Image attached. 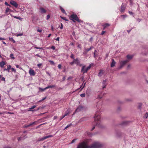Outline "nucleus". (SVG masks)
<instances>
[{
  "label": "nucleus",
  "instance_id": "obj_1",
  "mask_svg": "<svg viewBox=\"0 0 148 148\" xmlns=\"http://www.w3.org/2000/svg\"><path fill=\"white\" fill-rule=\"evenodd\" d=\"M102 146V145L98 142H95L91 146H88L86 142L83 141L79 143L77 148H100Z\"/></svg>",
  "mask_w": 148,
  "mask_h": 148
},
{
  "label": "nucleus",
  "instance_id": "obj_3",
  "mask_svg": "<svg viewBox=\"0 0 148 148\" xmlns=\"http://www.w3.org/2000/svg\"><path fill=\"white\" fill-rule=\"evenodd\" d=\"M98 113V112H96L94 116L95 123L96 125H99L100 123V116Z\"/></svg>",
  "mask_w": 148,
  "mask_h": 148
},
{
  "label": "nucleus",
  "instance_id": "obj_55",
  "mask_svg": "<svg viewBox=\"0 0 148 148\" xmlns=\"http://www.w3.org/2000/svg\"><path fill=\"white\" fill-rule=\"evenodd\" d=\"M35 56H37L38 57H40V58H41V56L38 54H36V55H35Z\"/></svg>",
  "mask_w": 148,
  "mask_h": 148
},
{
  "label": "nucleus",
  "instance_id": "obj_9",
  "mask_svg": "<svg viewBox=\"0 0 148 148\" xmlns=\"http://www.w3.org/2000/svg\"><path fill=\"white\" fill-rule=\"evenodd\" d=\"M29 73L32 76H34L35 74L34 71L31 68L29 69Z\"/></svg>",
  "mask_w": 148,
  "mask_h": 148
},
{
  "label": "nucleus",
  "instance_id": "obj_21",
  "mask_svg": "<svg viewBox=\"0 0 148 148\" xmlns=\"http://www.w3.org/2000/svg\"><path fill=\"white\" fill-rule=\"evenodd\" d=\"M126 57L128 59H131L133 58V56L132 55H127Z\"/></svg>",
  "mask_w": 148,
  "mask_h": 148
},
{
  "label": "nucleus",
  "instance_id": "obj_12",
  "mask_svg": "<svg viewBox=\"0 0 148 148\" xmlns=\"http://www.w3.org/2000/svg\"><path fill=\"white\" fill-rule=\"evenodd\" d=\"M53 136V135H50L47 136H44L41 139V140H43L45 139H47V138H48L50 137H52Z\"/></svg>",
  "mask_w": 148,
  "mask_h": 148
},
{
  "label": "nucleus",
  "instance_id": "obj_60",
  "mask_svg": "<svg viewBox=\"0 0 148 148\" xmlns=\"http://www.w3.org/2000/svg\"><path fill=\"white\" fill-rule=\"evenodd\" d=\"M96 52V50H95V51H94V57L95 58V52Z\"/></svg>",
  "mask_w": 148,
  "mask_h": 148
},
{
  "label": "nucleus",
  "instance_id": "obj_4",
  "mask_svg": "<svg viewBox=\"0 0 148 148\" xmlns=\"http://www.w3.org/2000/svg\"><path fill=\"white\" fill-rule=\"evenodd\" d=\"M91 66L90 64L86 68H85V66H83L81 70V72L83 74H84L86 73H87L88 71L91 68Z\"/></svg>",
  "mask_w": 148,
  "mask_h": 148
},
{
  "label": "nucleus",
  "instance_id": "obj_31",
  "mask_svg": "<svg viewBox=\"0 0 148 148\" xmlns=\"http://www.w3.org/2000/svg\"><path fill=\"white\" fill-rule=\"evenodd\" d=\"M121 17H122L123 19H124L125 18L127 17V16L126 15H123L121 16Z\"/></svg>",
  "mask_w": 148,
  "mask_h": 148
},
{
  "label": "nucleus",
  "instance_id": "obj_56",
  "mask_svg": "<svg viewBox=\"0 0 148 148\" xmlns=\"http://www.w3.org/2000/svg\"><path fill=\"white\" fill-rule=\"evenodd\" d=\"M61 26L60 27V29H62L63 28V25L62 23L61 24Z\"/></svg>",
  "mask_w": 148,
  "mask_h": 148
},
{
  "label": "nucleus",
  "instance_id": "obj_39",
  "mask_svg": "<svg viewBox=\"0 0 148 148\" xmlns=\"http://www.w3.org/2000/svg\"><path fill=\"white\" fill-rule=\"evenodd\" d=\"M42 65V64H37V66L39 68H40V66Z\"/></svg>",
  "mask_w": 148,
  "mask_h": 148
},
{
  "label": "nucleus",
  "instance_id": "obj_15",
  "mask_svg": "<svg viewBox=\"0 0 148 148\" xmlns=\"http://www.w3.org/2000/svg\"><path fill=\"white\" fill-rule=\"evenodd\" d=\"M125 9V7L123 5V4L121 6V8L120 10V11L121 12H123L124 11V10Z\"/></svg>",
  "mask_w": 148,
  "mask_h": 148
},
{
  "label": "nucleus",
  "instance_id": "obj_59",
  "mask_svg": "<svg viewBox=\"0 0 148 148\" xmlns=\"http://www.w3.org/2000/svg\"><path fill=\"white\" fill-rule=\"evenodd\" d=\"M1 80H3V81H5V78L4 77H3L1 79Z\"/></svg>",
  "mask_w": 148,
  "mask_h": 148
},
{
  "label": "nucleus",
  "instance_id": "obj_6",
  "mask_svg": "<svg viewBox=\"0 0 148 148\" xmlns=\"http://www.w3.org/2000/svg\"><path fill=\"white\" fill-rule=\"evenodd\" d=\"M73 61L74 62V64H76L77 65H79L80 66H82V64H80V61L77 58L75 59H74Z\"/></svg>",
  "mask_w": 148,
  "mask_h": 148
},
{
  "label": "nucleus",
  "instance_id": "obj_5",
  "mask_svg": "<svg viewBox=\"0 0 148 148\" xmlns=\"http://www.w3.org/2000/svg\"><path fill=\"white\" fill-rule=\"evenodd\" d=\"M128 62L129 60H128L120 61V65L119 68V69H121L126 64V63Z\"/></svg>",
  "mask_w": 148,
  "mask_h": 148
},
{
  "label": "nucleus",
  "instance_id": "obj_50",
  "mask_svg": "<svg viewBox=\"0 0 148 148\" xmlns=\"http://www.w3.org/2000/svg\"><path fill=\"white\" fill-rule=\"evenodd\" d=\"M5 4L7 6L9 5V4L6 1L5 2Z\"/></svg>",
  "mask_w": 148,
  "mask_h": 148
},
{
  "label": "nucleus",
  "instance_id": "obj_8",
  "mask_svg": "<svg viewBox=\"0 0 148 148\" xmlns=\"http://www.w3.org/2000/svg\"><path fill=\"white\" fill-rule=\"evenodd\" d=\"M94 48L93 47L91 46L90 48L88 49H85L84 51L83 54L84 55H86L88 53V52L91 50L92 49Z\"/></svg>",
  "mask_w": 148,
  "mask_h": 148
},
{
  "label": "nucleus",
  "instance_id": "obj_32",
  "mask_svg": "<svg viewBox=\"0 0 148 148\" xmlns=\"http://www.w3.org/2000/svg\"><path fill=\"white\" fill-rule=\"evenodd\" d=\"M148 117V113L147 112L145 113V114L144 116V117L146 119V118H147Z\"/></svg>",
  "mask_w": 148,
  "mask_h": 148
},
{
  "label": "nucleus",
  "instance_id": "obj_36",
  "mask_svg": "<svg viewBox=\"0 0 148 148\" xmlns=\"http://www.w3.org/2000/svg\"><path fill=\"white\" fill-rule=\"evenodd\" d=\"M70 58H71L73 59L74 58V55L73 54H71V56H70Z\"/></svg>",
  "mask_w": 148,
  "mask_h": 148
},
{
  "label": "nucleus",
  "instance_id": "obj_17",
  "mask_svg": "<svg viewBox=\"0 0 148 148\" xmlns=\"http://www.w3.org/2000/svg\"><path fill=\"white\" fill-rule=\"evenodd\" d=\"M5 64V63L4 61H2L0 62V66L1 68H3Z\"/></svg>",
  "mask_w": 148,
  "mask_h": 148
},
{
  "label": "nucleus",
  "instance_id": "obj_46",
  "mask_svg": "<svg viewBox=\"0 0 148 148\" xmlns=\"http://www.w3.org/2000/svg\"><path fill=\"white\" fill-rule=\"evenodd\" d=\"M46 98H47L46 97H45L44 98H43L42 100L40 101H39L41 102V101H42L45 100V99H46Z\"/></svg>",
  "mask_w": 148,
  "mask_h": 148
},
{
  "label": "nucleus",
  "instance_id": "obj_23",
  "mask_svg": "<svg viewBox=\"0 0 148 148\" xmlns=\"http://www.w3.org/2000/svg\"><path fill=\"white\" fill-rule=\"evenodd\" d=\"M36 122H34L32 123H31L30 124H29V125H26L25 126V127H29L30 126L34 124H35V123H36Z\"/></svg>",
  "mask_w": 148,
  "mask_h": 148
},
{
  "label": "nucleus",
  "instance_id": "obj_28",
  "mask_svg": "<svg viewBox=\"0 0 148 148\" xmlns=\"http://www.w3.org/2000/svg\"><path fill=\"white\" fill-rule=\"evenodd\" d=\"M46 89V88H39V89L41 91H45V90H46V89Z\"/></svg>",
  "mask_w": 148,
  "mask_h": 148
},
{
  "label": "nucleus",
  "instance_id": "obj_22",
  "mask_svg": "<svg viewBox=\"0 0 148 148\" xmlns=\"http://www.w3.org/2000/svg\"><path fill=\"white\" fill-rule=\"evenodd\" d=\"M60 8L62 12L64 14H66V13L64 10L63 8H62L61 6H60Z\"/></svg>",
  "mask_w": 148,
  "mask_h": 148
},
{
  "label": "nucleus",
  "instance_id": "obj_54",
  "mask_svg": "<svg viewBox=\"0 0 148 148\" xmlns=\"http://www.w3.org/2000/svg\"><path fill=\"white\" fill-rule=\"evenodd\" d=\"M71 125H72L71 124H69V125H68L66 126L68 128V127H70V126H71Z\"/></svg>",
  "mask_w": 148,
  "mask_h": 148
},
{
  "label": "nucleus",
  "instance_id": "obj_27",
  "mask_svg": "<svg viewBox=\"0 0 148 148\" xmlns=\"http://www.w3.org/2000/svg\"><path fill=\"white\" fill-rule=\"evenodd\" d=\"M60 17L61 18L65 20L66 21H69V20L68 19H66L65 17H63L61 16H60Z\"/></svg>",
  "mask_w": 148,
  "mask_h": 148
},
{
  "label": "nucleus",
  "instance_id": "obj_62",
  "mask_svg": "<svg viewBox=\"0 0 148 148\" xmlns=\"http://www.w3.org/2000/svg\"><path fill=\"white\" fill-rule=\"evenodd\" d=\"M5 40V39L4 38L0 37V40Z\"/></svg>",
  "mask_w": 148,
  "mask_h": 148
},
{
  "label": "nucleus",
  "instance_id": "obj_51",
  "mask_svg": "<svg viewBox=\"0 0 148 148\" xmlns=\"http://www.w3.org/2000/svg\"><path fill=\"white\" fill-rule=\"evenodd\" d=\"M105 32H106L105 31H102V32L101 33V34L102 35H103L105 33Z\"/></svg>",
  "mask_w": 148,
  "mask_h": 148
},
{
  "label": "nucleus",
  "instance_id": "obj_34",
  "mask_svg": "<svg viewBox=\"0 0 148 148\" xmlns=\"http://www.w3.org/2000/svg\"><path fill=\"white\" fill-rule=\"evenodd\" d=\"M80 96L81 97H84L85 96V93H83L80 95Z\"/></svg>",
  "mask_w": 148,
  "mask_h": 148
},
{
  "label": "nucleus",
  "instance_id": "obj_45",
  "mask_svg": "<svg viewBox=\"0 0 148 148\" xmlns=\"http://www.w3.org/2000/svg\"><path fill=\"white\" fill-rule=\"evenodd\" d=\"M74 64V62L73 60L72 62L70 63V64L71 65H73Z\"/></svg>",
  "mask_w": 148,
  "mask_h": 148
},
{
  "label": "nucleus",
  "instance_id": "obj_13",
  "mask_svg": "<svg viewBox=\"0 0 148 148\" xmlns=\"http://www.w3.org/2000/svg\"><path fill=\"white\" fill-rule=\"evenodd\" d=\"M13 12V11L9 9L8 7H7L5 10V13L7 14L8 12Z\"/></svg>",
  "mask_w": 148,
  "mask_h": 148
},
{
  "label": "nucleus",
  "instance_id": "obj_44",
  "mask_svg": "<svg viewBox=\"0 0 148 148\" xmlns=\"http://www.w3.org/2000/svg\"><path fill=\"white\" fill-rule=\"evenodd\" d=\"M142 106V104H141V103H140V104H139V105H138V108H139V109H140V108H141V107Z\"/></svg>",
  "mask_w": 148,
  "mask_h": 148
},
{
  "label": "nucleus",
  "instance_id": "obj_40",
  "mask_svg": "<svg viewBox=\"0 0 148 148\" xmlns=\"http://www.w3.org/2000/svg\"><path fill=\"white\" fill-rule=\"evenodd\" d=\"M50 16L49 15H48L47 16V20H48L50 18Z\"/></svg>",
  "mask_w": 148,
  "mask_h": 148
},
{
  "label": "nucleus",
  "instance_id": "obj_63",
  "mask_svg": "<svg viewBox=\"0 0 148 148\" xmlns=\"http://www.w3.org/2000/svg\"><path fill=\"white\" fill-rule=\"evenodd\" d=\"M57 116H55L53 117V119L54 120H55L57 119Z\"/></svg>",
  "mask_w": 148,
  "mask_h": 148
},
{
  "label": "nucleus",
  "instance_id": "obj_49",
  "mask_svg": "<svg viewBox=\"0 0 148 148\" xmlns=\"http://www.w3.org/2000/svg\"><path fill=\"white\" fill-rule=\"evenodd\" d=\"M58 67L59 69H61V65L60 64L58 65Z\"/></svg>",
  "mask_w": 148,
  "mask_h": 148
},
{
  "label": "nucleus",
  "instance_id": "obj_53",
  "mask_svg": "<svg viewBox=\"0 0 148 148\" xmlns=\"http://www.w3.org/2000/svg\"><path fill=\"white\" fill-rule=\"evenodd\" d=\"M22 138L21 137H19V138H18V141L21 140H22L23 139H22Z\"/></svg>",
  "mask_w": 148,
  "mask_h": 148
},
{
  "label": "nucleus",
  "instance_id": "obj_10",
  "mask_svg": "<svg viewBox=\"0 0 148 148\" xmlns=\"http://www.w3.org/2000/svg\"><path fill=\"white\" fill-rule=\"evenodd\" d=\"M102 25L103 27V29L104 30L107 27L110 26V25L108 23H105Z\"/></svg>",
  "mask_w": 148,
  "mask_h": 148
},
{
  "label": "nucleus",
  "instance_id": "obj_64",
  "mask_svg": "<svg viewBox=\"0 0 148 148\" xmlns=\"http://www.w3.org/2000/svg\"><path fill=\"white\" fill-rule=\"evenodd\" d=\"M8 69L7 68V69L5 68L3 69L4 71H8Z\"/></svg>",
  "mask_w": 148,
  "mask_h": 148
},
{
  "label": "nucleus",
  "instance_id": "obj_33",
  "mask_svg": "<svg viewBox=\"0 0 148 148\" xmlns=\"http://www.w3.org/2000/svg\"><path fill=\"white\" fill-rule=\"evenodd\" d=\"M128 123V121H123L122 123V125H126Z\"/></svg>",
  "mask_w": 148,
  "mask_h": 148
},
{
  "label": "nucleus",
  "instance_id": "obj_29",
  "mask_svg": "<svg viewBox=\"0 0 148 148\" xmlns=\"http://www.w3.org/2000/svg\"><path fill=\"white\" fill-rule=\"evenodd\" d=\"M10 57L12 59H14L15 58L14 57V55L13 54H11L10 55Z\"/></svg>",
  "mask_w": 148,
  "mask_h": 148
},
{
  "label": "nucleus",
  "instance_id": "obj_30",
  "mask_svg": "<svg viewBox=\"0 0 148 148\" xmlns=\"http://www.w3.org/2000/svg\"><path fill=\"white\" fill-rule=\"evenodd\" d=\"M9 40L10 41H12L13 43H15V41L13 39V38H9Z\"/></svg>",
  "mask_w": 148,
  "mask_h": 148
},
{
  "label": "nucleus",
  "instance_id": "obj_58",
  "mask_svg": "<svg viewBox=\"0 0 148 148\" xmlns=\"http://www.w3.org/2000/svg\"><path fill=\"white\" fill-rule=\"evenodd\" d=\"M37 31L39 32H41L42 31V30L41 29H38L37 30Z\"/></svg>",
  "mask_w": 148,
  "mask_h": 148
},
{
  "label": "nucleus",
  "instance_id": "obj_25",
  "mask_svg": "<svg viewBox=\"0 0 148 148\" xmlns=\"http://www.w3.org/2000/svg\"><path fill=\"white\" fill-rule=\"evenodd\" d=\"M69 114H70L69 111L68 110H67V111L66 112L64 116V117H65V116H66L67 115H69Z\"/></svg>",
  "mask_w": 148,
  "mask_h": 148
},
{
  "label": "nucleus",
  "instance_id": "obj_7",
  "mask_svg": "<svg viewBox=\"0 0 148 148\" xmlns=\"http://www.w3.org/2000/svg\"><path fill=\"white\" fill-rule=\"evenodd\" d=\"M10 3L12 5L14 6L15 8H17L18 6V4L14 1L11 0L10 2Z\"/></svg>",
  "mask_w": 148,
  "mask_h": 148
},
{
  "label": "nucleus",
  "instance_id": "obj_26",
  "mask_svg": "<svg viewBox=\"0 0 148 148\" xmlns=\"http://www.w3.org/2000/svg\"><path fill=\"white\" fill-rule=\"evenodd\" d=\"M36 107V106L34 105L32 106L31 108H29V109L31 111H33V110H31L35 108Z\"/></svg>",
  "mask_w": 148,
  "mask_h": 148
},
{
  "label": "nucleus",
  "instance_id": "obj_2",
  "mask_svg": "<svg viewBox=\"0 0 148 148\" xmlns=\"http://www.w3.org/2000/svg\"><path fill=\"white\" fill-rule=\"evenodd\" d=\"M69 19L73 22L75 23L77 21L79 23L82 22L81 20L79 19L76 14H73L71 15Z\"/></svg>",
  "mask_w": 148,
  "mask_h": 148
},
{
  "label": "nucleus",
  "instance_id": "obj_42",
  "mask_svg": "<svg viewBox=\"0 0 148 148\" xmlns=\"http://www.w3.org/2000/svg\"><path fill=\"white\" fill-rule=\"evenodd\" d=\"M11 65H9L8 67H7V69H8L9 70V69H10L11 68Z\"/></svg>",
  "mask_w": 148,
  "mask_h": 148
},
{
  "label": "nucleus",
  "instance_id": "obj_57",
  "mask_svg": "<svg viewBox=\"0 0 148 148\" xmlns=\"http://www.w3.org/2000/svg\"><path fill=\"white\" fill-rule=\"evenodd\" d=\"M129 13L131 15L132 14H133V13L132 12L130 11H129Z\"/></svg>",
  "mask_w": 148,
  "mask_h": 148
},
{
  "label": "nucleus",
  "instance_id": "obj_24",
  "mask_svg": "<svg viewBox=\"0 0 148 148\" xmlns=\"http://www.w3.org/2000/svg\"><path fill=\"white\" fill-rule=\"evenodd\" d=\"M103 74V70H101L98 74V76H101Z\"/></svg>",
  "mask_w": 148,
  "mask_h": 148
},
{
  "label": "nucleus",
  "instance_id": "obj_20",
  "mask_svg": "<svg viewBox=\"0 0 148 148\" xmlns=\"http://www.w3.org/2000/svg\"><path fill=\"white\" fill-rule=\"evenodd\" d=\"M112 62L111 64V67H114L115 66V62L113 59L112 60Z\"/></svg>",
  "mask_w": 148,
  "mask_h": 148
},
{
  "label": "nucleus",
  "instance_id": "obj_61",
  "mask_svg": "<svg viewBox=\"0 0 148 148\" xmlns=\"http://www.w3.org/2000/svg\"><path fill=\"white\" fill-rule=\"evenodd\" d=\"M12 71H14V72H16V70L15 69H14V68H12Z\"/></svg>",
  "mask_w": 148,
  "mask_h": 148
},
{
  "label": "nucleus",
  "instance_id": "obj_14",
  "mask_svg": "<svg viewBox=\"0 0 148 148\" xmlns=\"http://www.w3.org/2000/svg\"><path fill=\"white\" fill-rule=\"evenodd\" d=\"M82 108L83 107H82L79 106L75 110L74 113L73 114H75V113L80 111L81 110Z\"/></svg>",
  "mask_w": 148,
  "mask_h": 148
},
{
  "label": "nucleus",
  "instance_id": "obj_52",
  "mask_svg": "<svg viewBox=\"0 0 148 148\" xmlns=\"http://www.w3.org/2000/svg\"><path fill=\"white\" fill-rule=\"evenodd\" d=\"M102 97L101 95H99L98 96V98H99V99H101Z\"/></svg>",
  "mask_w": 148,
  "mask_h": 148
},
{
  "label": "nucleus",
  "instance_id": "obj_19",
  "mask_svg": "<svg viewBox=\"0 0 148 148\" xmlns=\"http://www.w3.org/2000/svg\"><path fill=\"white\" fill-rule=\"evenodd\" d=\"M56 86V85H51L48 86L46 87V89H48L50 88H53L55 87Z\"/></svg>",
  "mask_w": 148,
  "mask_h": 148
},
{
  "label": "nucleus",
  "instance_id": "obj_35",
  "mask_svg": "<svg viewBox=\"0 0 148 148\" xmlns=\"http://www.w3.org/2000/svg\"><path fill=\"white\" fill-rule=\"evenodd\" d=\"M23 33H21V34H18L17 35H16V36H23Z\"/></svg>",
  "mask_w": 148,
  "mask_h": 148
},
{
  "label": "nucleus",
  "instance_id": "obj_38",
  "mask_svg": "<svg viewBox=\"0 0 148 148\" xmlns=\"http://www.w3.org/2000/svg\"><path fill=\"white\" fill-rule=\"evenodd\" d=\"M77 47L81 49L82 48V45L81 44H79L77 46Z\"/></svg>",
  "mask_w": 148,
  "mask_h": 148
},
{
  "label": "nucleus",
  "instance_id": "obj_18",
  "mask_svg": "<svg viewBox=\"0 0 148 148\" xmlns=\"http://www.w3.org/2000/svg\"><path fill=\"white\" fill-rule=\"evenodd\" d=\"M107 82V80H105L103 81V86L102 88H105L106 85V82Z\"/></svg>",
  "mask_w": 148,
  "mask_h": 148
},
{
  "label": "nucleus",
  "instance_id": "obj_11",
  "mask_svg": "<svg viewBox=\"0 0 148 148\" xmlns=\"http://www.w3.org/2000/svg\"><path fill=\"white\" fill-rule=\"evenodd\" d=\"M40 12L41 13H45L46 12V10L43 8H40Z\"/></svg>",
  "mask_w": 148,
  "mask_h": 148
},
{
  "label": "nucleus",
  "instance_id": "obj_16",
  "mask_svg": "<svg viewBox=\"0 0 148 148\" xmlns=\"http://www.w3.org/2000/svg\"><path fill=\"white\" fill-rule=\"evenodd\" d=\"M9 14L12 17H13L14 18H15L20 20H21L22 18L20 17H18L16 16H13L12 14Z\"/></svg>",
  "mask_w": 148,
  "mask_h": 148
},
{
  "label": "nucleus",
  "instance_id": "obj_37",
  "mask_svg": "<svg viewBox=\"0 0 148 148\" xmlns=\"http://www.w3.org/2000/svg\"><path fill=\"white\" fill-rule=\"evenodd\" d=\"M85 84H86V83H85L84 84V86L82 87V85L83 84L80 86V88H81V90H82L83 88L84 87V86H85Z\"/></svg>",
  "mask_w": 148,
  "mask_h": 148
},
{
  "label": "nucleus",
  "instance_id": "obj_43",
  "mask_svg": "<svg viewBox=\"0 0 148 148\" xmlns=\"http://www.w3.org/2000/svg\"><path fill=\"white\" fill-rule=\"evenodd\" d=\"M76 140V139H74L72 141H71V143H74Z\"/></svg>",
  "mask_w": 148,
  "mask_h": 148
},
{
  "label": "nucleus",
  "instance_id": "obj_48",
  "mask_svg": "<svg viewBox=\"0 0 148 148\" xmlns=\"http://www.w3.org/2000/svg\"><path fill=\"white\" fill-rule=\"evenodd\" d=\"M51 48L53 50H55V47L54 46H52Z\"/></svg>",
  "mask_w": 148,
  "mask_h": 148
},
{
  "label": "nucleus",
  "instance_id": "obj_41",
  "mask_svg": "<svg viewBox=\"0 0 148 148\" xmlns=\"http://www.w3.org/2000/svg\"><path fill=\"white\" fill-rule=\"evenodd\" d=\"M49 62L51 63V64H54V62L52 61H51V60H50L49 61Z\"/></svg>",
  "mask_w": 148,
  "mask_h": 148
},
{
  "label": "nucleus",
  "instance_id": "obj_47",
  "mask_svg": "<svg viewBox=\"0 0 148 148\" xmlns=\"http://www.w3.org/2000/svg\"><path fill=\"white\" fill-rule=\"evenodd\" d=\"M35 48L37 49H43V48L42 47H35Z\"/></svg>",
  "mask_w": 148,
  "mask_h": 148
}]
</instances>
